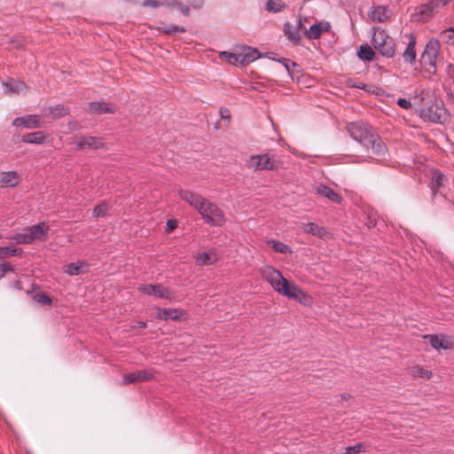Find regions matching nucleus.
I'll use <instances>...</instances> for the list:
<instances>
[{
    "mask_svg": "<svg viewBox=\"0 0 454 454\" xmlns=\"http://www.w3.org/2000/svg\"><path fill=\"white\" fill-rule=\"evenodd\" d=\"M347 130L354 140L372 153L371 158L380 160L387 154L385 144L372 126L362 121H354L347 125Z\"/></svg>",
    "mask_w": 454,
    "mask_h": 454,
    "instance_id": "obj_1",
    "label": "nucleus"
},
{
    "mask_svg": "<svg viewBox=\"0 0 454 454\" xmlns=\"http://www.w3.org/2000/svg\"><path fill=\"white\" fill-rule=\"evenodd\" d=\"M178 195L200 213L206 223L213 226L224 224L226 221L224 214L215 203L188 190L180 189Z\"/></svg>",
    "mask_w": 454,
    "mask_h": 454,
    "instance_id": "obj_2",
    "label": "nucleus"
},
{
    "mask_svg": "<svg viewBox=\"0 0 454 454\" xmlns=\"http://www.w3.org/2000/svg\"><path fill=\"white\" fill-rule=\"evenodd\" d=\"M262 277L271 286L278 294L294 299L300 303L308 304L310 297L304 293L294 283L288 282L281 272L271 266H265L260 269Z\"/></svg>",
    "mask_w": 454,
    "mask_h": 454,
    "instance_id": "obj_3",
    "label": "nucleus"
},
{
    "mask_svg": "<svg viewBox=\"0 0 454 454\" xmlns=\"http://www.w3.org/2000/svg\"><path fill=\"white\" fill-rule=\"evenodd\" d=\"M262 277L271 286L278 294L294 299L300 303L308 304L310 297L304 293L294 283L288 282L281 272L271 266H265L260 269Z\"/></svg>",
    "mask_w": 454,
    "mask_h": 454,
    "instance_id": "obj_4",
    "label": "nucleus"
},
{
    "mask_svg": "<svg viewBox=\"0 0 454 454\" xmlns=\"http://www.w3.org/2000/svg\"><path fill=\"white\" fill-rule=\"evenodd\" d=\"M414 105L425 121L442 123L448 114L442 100L433 98L428 91L421 90L414 96Z\"/></svg>",
    "mask_w": 454,
    "mask_h": 454,
    "instance_id": "obj_5",
    "label": "nucleus"
},
{
    "mask_svg": "<svg viewBox=\"0 0 454 454\" xmlns=\"http://www.w3.org/2000/svg\"><path fill=\"white\" fill-rule=\"evenodd\" d=\"M246 166L249 169L256 170H278L281 166V160L270 153L249 156L246 160Z\"/></svg>",
    "mask_w": 454,
    "mask_h": 454,
    "instance_id": "obj_6",
    "label": "nucleus"
},
{
    "mask_svg": "<svg viewBox=\"0 0 454 454\" xmlns=\"http://www.w3.org/2000/svg\"><path fill=\"white\" fill-rule=\"evenodd\" d=\"M374 49L386 58H393L395 52V40L383 29H374L372 38Z\"/></svg>",
    "mask_w": 454,
    "mask_h": 454,
    "instance_id": "obj_7",
    "label": "nucleus"
},
{
    "mask_svg": "<svg viewBox=\"0 0 454 454\" xmlns=\"http://www.w3.org/2000/svg\"><path fill=\"white\" fill-rule=\"evenodd\" d=\"M441 49V43L437 39L431 38L425 46L421 55V64L430 74H435L437 71V59Z\"/></svg>",
    "mask_w": 454,
    "mask_h": 454,
    "instance_id": "obj_8",
    "label": "nucleus"
},
{
    "mask_svg": "<svg viewBox=\"0 0 454 454\" xmlns=\"http://www.w3.org/2000/svg\"><path fill=\"white\" fill-rule=\"evenodd\" d=\"M222 54L227 57L230 62L239 63L241 66H247L260 57L259 51L251 47H243L242 51L238 53L224 51Z\"/></svg>",
    "mask_w": 454,
    "mask_h": 454,
    "instance_id": "obj_9",
    "label": "nucleus"
},
{
    "mask_svg": "<svg viewBox=\"0 0 454 454\" xmlns=\"http://www.w3.org/2000/svg\"><path fill=\"white\" fill-rule=\"evenodd\" d=\"M138 291L146 295L155 296L166 300H171L173 298L172 292L161 284L141 285L138 286Z\"/></svg>",
    "mask_w": 454,
    "mask_h": 454,
    "instance_id": "obj_10",
    "label": "nucleus"
},
{
    "mask_svg": "<svg viewBox=\"0 0 454 454\" xmlns=\"http://www.w3.org/2000/svg\"><path fill=\"white\" fill-rule=\"evenodd\" d=\"M154 377V371L151 369L138 370L123 374L121 385L135 384L149 381Z\"/></svg>",
    "mask_w": 454,
    "mask_h": 454,
    "instance_id": "obj_11",
    "label": "nucleus"
},
{
    "mask_svg": "<svg viewBox=\"0 0 454 454\" xmlns=\"http://www.w3.org/2000/svg\"><path fill=\"white\" fill-rule=\"evenodd\" d=\"M330 27L328 22H318L311 25L309 30L303 27L302 31L309 39H318L324 32L329 31Z\"/></svg>",
    "mask_w": 454,
    "mask_h": 454,
    "instance_id": "obj_12",
    "label": "nucleus"
},
{
    "mask_svg": "<svg viewBox=\"0 0 454 454\" xmlns=\"http://www.w3.org/2000/svg\"><path fill=\"white\" fill-rule=\"evenodd\" d=\"M2 86L4 88V93L8 95L20 94L27 89L25 82L14 78H10L3 82Z\"/></svg>",
    "mask_w": 454,
    "mask_h": 454,
    "instance_id": "obj_13",
    "label": "nucleus"
},
{
    "mask_svg": "<svg viewBox=\"0 0 454 454\" xmlns=\"http://www.w3.org/2000/svg\"><path fill=\"white\" fill-rule=\"evenodd\" d=\"M104 146V142L98 137H81L77 140V148L79 150L84 149H99Z\"/></svg>",
    "mask_w": 454,
    "mask_h": 454,
    "instance_id": "obj_14",
    "label": "nucleus"
},
{
    "mask_svg": "<svg viewBox=\"0 0 454 454\" xmlns=\"http://www.w3.org/2000/svg\"><path fill=\"white\" fill-rule=\"evenodd\" d=\"M50 226L45 222H41L30 227V242L33 240H43L48 237Z\"/></svg>",
    "mask_w": 454,
    "mask_h": 454,
    "instance_id": "obj_15",
    "label": "nucleus"
},
{
    "mask_svg": "<svg viewBox=\"0 0 454 454\" xmlns=\"http://www.w3.org/2000/svg\"><path fill=\"white\" fill-rule=\"evenodd\" d=\"M302 27L301 20H299L295 25L286 23L284 32L291 42L298 43L301 40L300 30L302 29Z\"/></svg>",
    "mask_w": 454,
    "mask_h": 454,
    "instance_id": "obj_16",
    "label": "nucleus"
},
{
    "mask_svg": "<svg viewBox=\"0 0 454 454\" xmlns=\"http://www.w3.org/2000/svg\"><path fill=\"white\" fill-rule=\"evenodd\" d=\"M315 192L317 194L321 195L322 197H325L328 199L329 200L340 204L341 203V197L340 194L335 192L332 188H330L327 185L325 184H319L315 187Z\"/></svg>",
    "mask_w": 454,
    "mask_h": 454,
    "instance_id": "obj_17",
    "label": "nucleus"
},
{
    "mask_svg": "<svg viewBox=\"0 0 454 454\" xmlns=\"http://www.w3.org/2000/svg\"><path fill=\"white\" fill-rule=\"evenodd\" d=\"M20 178L15 171H6L0 173V187L7 188L17 185Z\"/></svg>",
    "mask_w": 454,
    "mask_h": 454,
    "instance_id": "obj_18",
    "label": "nucleus"
},
{
    "mask_svg": "<svg viewBox=\"0 0 454 454\" xmlns=\"http://www.w3.org/2000/svg\"><path fill=\"white\" fill-rule=\"evenodd\" d=\"M89 110L92 114H113L116 111V106L106 102H91L89 106Z\"/></svg>",
    "mask_w": 454,
    "mask_h": 454,
    "instance_id": "obj_19",
    "label": "nucleus"
},
{
    "mask_svg": "<svg viewBox=\"0 0 454 454\" xmlns=\"http://www.w3.org/2000/svg\"><path fill=\"white\" fill-rule=\"evenodd\" d=\"M409 43L407 44V47L403 53V58L405 62L412 64L416 59V37L412 34H409Z\"/></svg>",
    "mask_w": 454,
    "mask_h": 454,
    "instance_id": "obj_20",
    "label": "nucleus"
},
{
    "mask_svg": "<svg viewBox=\"0 0 454 454\" xmlns=\"http://www.w3.org/2000/svg\"><path fill=\"white\" fill-rule=\"evenodd\" d=\"M304 231L321 239H324L328 235V231L325 227L319 226L314 223L305 224Z\"/></svg>",
    "mask_w": 454,
    "mask_h": 454,
    "instance_id": "obj_21",
    "label": "nucleus"
},
{
    "mask_svg": "<svg viewBox=\"0 0 454 454\" xmlns=\"http://www.w3.org/2000/svg\"><path fill=\"white\" fill-rule=\"evenodd\" d=\"M181 312L176 309H158L156 317L158 319L168 320V319H178Z\"/></svg>",
    "mask_w": 454,
    "mask_h": 454,
    "instance_id": "obj_22",
    "label": "nucleus"
},
{
    "mask_svg": "<svg viewBox=\"0 0 454 454\" xmlns=\"http://www.w3.org/2000/svg\"><path fill=\"white\" fill-rule=\"evenodd\" d=\"M370 18L376 22H384L389 18L388 11L384 6H378L370 13Z\"/></svg>",
    "mask_w": 454,
    "mask_h": 454,
    "instance_id": "obj_23",
    "label": "nucleus"
},
{
    "mask_svg": "<svg viewBox=\"0 0 454 454\" xmlns=\"http://www.w3.org/2000/svg\"><path fill=\"white\" fill-rule=\"evenodd\" d=\"M410 374L413 378H420L425 380H430L433 377L431 371L423 368L421 365H414L410 370Z\"/></svg>",
    "mask_w": 454,
    "mask_h": 454,
    "instance_id": "obj_24",
    "label": "nucleus"
},
{
    "mask_svg": "<svg viewBox=\"0 0 454 454\" xmlns=\"http://www.w3.org/2000/svg\"><path fill=\"white\" fill-rule=\"evenodd\" d=\"M69 114V109L64 105H57L48 109V114L53 119H59Z\"/></svg>",
    "mask_w": 454,
    "mask_h": 454,
    "instance_id": "obj_25",
    "label": "nucleus"
},
{
    "mask_svg": "<svg viewBox=\"0 0 454 454\" xmlns=\"http://www.w3.org/2000/svg\"><path fill=\"white\" fill-rule=\"evenodd\" d=\"M195 259L198 265H212L216 262V255L214 253H201L199 254Z\"/></svg>",
    "mask_w": 454,
    "mask_h": 454,
    "instance_id": "obj_26",
    "label": "nucleus"
},
{
    "mask_svg": "<svg viewBox=\"0 0 454 454\" xmlns=\"http://www.w3.org/2000/svg\"><path fill=\"white\" fill-rule=\"evenodd\" d=\"M30 294H32L33 301L35 303H37L38 305L46 306V305H51V302H52L51 297L48 296L43 292H35V291H33V292H30Z\"/></svg>",
    "mask_w": 454,
    "mask_h": 454,
    "instance_id": "obj_27",
    "label": "nucleus"
},
{
    "mask_svg": "<svg viewBox=\"0 0 454 454\" xmlns=\"http://www.w3.org/2000/svg\"><path fill=\"white\" fill-rule=\"evenodd\" d=\"M357 56L362 60L371 61L374 59L375 52L370 45L363 44L357 51Z\"/></svg>",
    "mask_w": 454,
    "mask_h": 454,
    "instance_id": "obj_28",
    "label": "nucleus"
},
{
    "mask_svg": "<svg viewBox=\"0 0 454 454\" xmlns=\"http://www.w3.org/2000/svg\"><path fill=\"white\" fill-rule=\"evenodd\" d=\"M425 338L429 340L431 346L434 349H447L449 348L448 341L442 338H439L437 335H426Z\"/></svg>",
    "mask_w": 454,
    "mask_h": 454,
    "instance_id": "obj_29",
    "label": "nucleus"
},
{
    "mask_svg": "<svg viewBox=\"0 0 454 454\" xmlns=\"http://www.w3.org/2000/svg\"><path fill=\"white\" fill-rule=\"evenodd\" d=\"M85 266L83 262H71L67 265L64 266V272L70 275V276H75L79 275L84 270H82V267Z\"/></svg>",
    "mask_w": 454,
    "mask_h": 454,
    "instance_id": "obj_30",
    "label": "nucleus"
},
{
    "mask_svg": "<svg viewBox=\"0 0 454 454\" xmlns=\"http://www.w3.org/2000/svg\"><path fill=\"white\" fill-rule=\"evenodd\" d=\"M21 248L12 246L0 247V259H5L10 256L18 255L21 253Z\"/></svg>",
    "mask_w": 454,
    "mask_h": 454,
    "instance_id": "obj_31",
    "label": "nucleus"
},
{
    "mask_svg": "<svg viewBox=\"0 0 454 454\" xmlns=\"http://www.w3.org/2000/svg\"><path fill=\"white\" fill-rule=\"evenodd\" d=\"M268 244L276 252H278V253H281L284 254L292 253L291 247L289 246L284 244L281 241H277V240L271 239V240L268 241Z\"/></svg>",
    "mask_w": 454,
    "mask_h": 454,
    "instance_id": "obj_32",
    "label": "nucleus"
},
{
    "mask_svg": "<svg viewBox=\"0 0 454 454\" xmlns=\"http://www.w3.org/2000/svg\"><path fill=\"white\" fill-rule=\"evenodd\" d=\"M446 179L445 176L439 173L434 172L432 176V190L433 192H435L438 188L443 184V181Z\"/></svg>",
    "mask_w": 454,
    "mask_h": 454,
    "instance_id": "obj_33",
    "label": "nucleus"
},
{
    "mask_svg": "<svg viewBox=\"0 0 454 454\" xmlns=\"http://www.w3.org/2000/svg\"><path fill=\"white\" fill-rule=\"evenodd\" d=\"M285 6L282 0H268L266 4V10L268 12H280Z\"/></svg>",
    "mask_w": 454,
    "mask_h": 454,
    "instance_id": "obj_34",
    "label": "nucleus"
},
{
    "mask_svg": "<svg viewBox=\"0 0 454 454\" xmlns=\"http://www.w3.org/2000/svg\"><path fill=\"white\" fill-rule=\"evenodd\" d=\"M108 205L103 201L93 208V216L96 218L105 216L108 212Z\"/></svg>",
    "mask_w": 454,
    "mask_h": 454,
    "instance_id": "obj_35",
    "label": "nucleus"
},
{
    "mask_svg": "<svg viewBox=\"0 0 454 454\" xmlns=\"http://www.w3.org/2000/svg\"><path fill=\"white\" fill-rule=\"evenodd\" d=\"M47 137L43 131L30 132V144H43Z\"/></svg>",
    "mask_w": 454,
    "mask_h": 454,
    "instance_id": "obj_36",
    "label": "nucleus"
},
{
    "mask_svg": "<svg viewBox=\"0 0 454 454\" xmlns=\"http://www.w3.org/2000/svg\"><path fill=\"white\" fill-rule=\"evenodd\" d=\"M12 126L19 130L20 129H28V115L17 117L12 121Z\"/></svg>",
    "mask_w": 454,
    "mask_h": 454,
    "instance_id": "obj_37",
    "label": "nucleus"
},
{
    "mask_svg": "<svg viewBox=\"0 0 454 454\" xmlns=\"http://www.w3.org/2000/svg\"><path fill=\"white\" fill-rule=\"evenodd\" d=\"M364 445L362 443H357L354 446H348L345 448V451L343 454H358L364 450Z\"/></svg>",
    "mask_w": 454,
    "mask_h": 454,
    "instance_id": "obj_38",
    "label": "nucleus"
},
{
    "mask_svg": "<svg viewBox=\"0 0 454 454\" xmlns=\"http://www.w3.org/2000/svg\"><path fill=\"white\" fill-rule=\"evenodd\" d=\"M441 37L447 43H450V44H452L454 45V33H452L450 28H447L445 30H443L442 33H441Z\"/></svg>",
    "mask_w": 454,
    "mask_h": 454,
    "instance_id": "obj_39",
    "label": "nucleus"
},
{
    "mask_svg": "<svg viewBox=\"0 0 454 454\" xmlns=\"http://www.w3.org/2000/svg\"><path fill=\"white\" fill-rule=\"evenodd\" d=\"M282 63L284 64L286 71L288 72L289 75L294 78V71L292 70V68H296L298 67V65L294 62H292L291 60L289 59H284L282 60Z\"/></svg>",
    "mask_w": 454,
    "mask_h": 454,
    "instance_id": "obj_40",
    "label": "nucleus"
},
{
    "mask_svg": "<svg viewBox=\"0 0 454 454\" xmlns=\"http://www.w3.org/2000/svg\"><path fill=\"white\" fill-rule=\"evenodd\" d=\"M184 31H185V29L183 27L175 26V25H169V26L164 27V29H163V32L168 35L176 33V32L183 33Z\"/></svg>",
    "mask_w": 454,
    "mask_h": 454,
    "instance_id": "obj_41",
    "label": "nucleus"
},
{
    "mask_svg": "<svg viewBox=\"0 0 454 454\" xmlns=\"http://www.w3.org/2000/svg\"><path fill=\"white\" fill-rule=\"evenodd\" d=\"M12 271H13V269L9 262L0 263V279H2L7 272Z\"/></svg>",
    "mask_w": 454,
    "mask_h": 454,
    "instance_id": "obj_42",
    "label": "nucleus"
},
{
    "mask_svg": "<svg viewBox=\"0 0 454 454\" xmlns=\"http://www.w3.org/2000/svg\"><path fill=\"white\" fill-rule=\"evenodd\" d=\"M397 105L403 109H410L414 105V97L412 98V102L411 100H407L405 98H399L397 100Z\"/></svg>",
    "mask_w": 454,
    "mask_h": 454,
    "instance_id": "obj_43",
    "label": "nucleus"
},
{
    "mask_svg": "<svg viewBox=\"0 0 454 454\" xmlns=\"http://www.w3.org/2000/svg\"><path fill=\"white\" fill-rule=\"evenodd\" d=\"M43 123V117L39 115H30V129L37 128Z\"/></svg>",
    "mask_w": 454,
    "mask_h": 454,
    "instance_id": "obj_44",
    "label": "nucleus"
},
{
    "mask_svg": "<svg viewBox=\"0 0 454 454\" xmlns=\"http://www.w3.org/2000/svg\"><path fill=\"white\" fill-rule=\"evenodd\" d=\"M13 141L15 143H20V142H24V143H28V134H24L22 136L20 135H14L13 136Z\"/></svg>",
    "mask_w": 454,
    "mask_h": 454,
    "instance_id": "obj_45",
    "label": "nucleus"
},
{
    "mask_svg": "<svg viewBox=\"0 0 454 454\" xmlns=\"http://www.w3.org/2000/svg\"><path fill=\"white\" fill-rule=\"evenodd\" d=\"M161 4H163L162 3H160L159 1H156V0H145L143 2V6L145 7H148V6H151V7H158V6H160Z\"/></svg>",
    "mask_w": 454,
    "mask_h": 454,
    "instance_id": "obj_46",
    "label": "nucleus"
},
{
    "mask_svg": "<svg viewBox=\"0 0 454 454\" xmlns=\"http://www.w3.org/2000/svg\"><path fill=\"white\" fill-rule=\"evenodd\" d=\"M177 227L176 220L171 219L167 222V231L168 232L174 231Z\"/></svg>",
    "mask_w": 454,
    "mask_h": 454,
    "instance_id": "obj_47",
    "label": "nucleus"
},
{
    "mask_svg": "<svg viewBox=\"0 0 454 454\" xmlns=\"http://www.w3.org/2000/svg\"><path fill=\"white\" fill-rule=\"evenodd\" d=\"M190 4L196 9H200L203 5V0H189Z\"/></svg>",
    "mask_w": 454,
    "mask_h": 454,
    "instance_id": "obj_48",
    "label": "nucleus"
},
{
    "mask_svg": "<svg viewBox=\"0 0 454 454\" xmlns=\"http://www.w3.org/2000/svg\"><path fill=\"white\" fill-rule=\"evenodd\" d=\"M447 74L450 78L454 79V64H449L447 67Z\"/></svg>",
    "mask_w": 454,
    "mask_h": 454,
    "instance_id": "obj_49",
    "label": "nucleus"
},
{
    "mask_svg": "<svg viewBox=\"0 0 454 454\" xmlns=\"http://www.w3.org/2000/svg\"><path fill=\"white\" fill-rule=\"evenodd\" d=\"M432 12V9L428 5H424L421 8L420 13L423 15H428Z\"/></svg>",
    "mask_w": 454,
    "mask_h": 454,
    "instance_id": "obj_50",
    "label": "nucleus"
},
{
    "mask_svg": "<svg viewBox=\"0 0 454 454\" xmlns=\"http://www.w3.org/2000/svg\"><path fill=\"white\" fill-rule=\"evenodd\" d=\"M184 16L189 15V7L179 4L177 7Z\"/></svg>",
    "mask_w": 454,
    "mask_h": 454,
    "instance_id": "obj_51",
    "label": "nucleus"
},
{
    "mask_svg": "<svg viewBox=\"0 0 454 454\" xmlns=\"http://www.w3.org/2000/svg\"><path fill=\"white\" fill-rule=\"evenodd\" d=\"M12 287L13 289H16V290H21L22 289V285H21V282L17 280V281H13L12 284H11Z\"/></svg>",
    "mask_w": 454,
    "mask_h": 454,
    "instance_id": "obj_52",
    "label": "nucleus"
},
{
    "mask_svg": "<svg viewBox=\"0 0 454 454\" xmlns=\"http://www.w3.org/2000/svg\"><path fill=\"white\" fill-rule=\"evenodd\" d=\"M165 4L168 5V6H172V7H178V5L180 4L176 0H166L165 1Z\"/></svg>",
    "mask_w": 454,
    "mask_h": 454,
    "instance_id": "obj_53",
    "label": "nucleus"
},
{
    "mask_svg": "<svg viewBox=\"0 0 454 454\" xmlns=\"http://www.w3.org/2000/svg\"><path fill=\"white\" fill-rule=\"evenodd\" d=\"M19 243H27L28 240H27V237L26 235L22 236L19 240H18Z\"/></svg>",
    "mask_w": 454,
    "mask_h": 454,
    "instance_id": "obj_54",
    "label": "nucleus"
},
{
    "mask_svg": "<svg viewBox=\"0 0 454 454\" xmlns=\"http://www.w3.org/2000/svg\"><path fill=\"white\" fill-rule=\"evenodd\" d=\"M375 225H376L375 220H372V219L369 218L368 226L369 227H374Z\"/></svg>",
    "mask_w": 454,
    "mask_h": 454,
    "instance_id": "obj_55",
    "label": "nucleus"
},
{
    "mask_svg": "<svg viewBox=\"0 0 454 454\" xmlns=\"http://www.w3.org/2000/svg\"><path fill=\"white\" fill-rule=\"evenodd\" d=\"M137 327L139 328H145L146 327V323L145 322H138L137 323Z\"/></svg>",
    "mask_w": 454,
    "mask_h": 454,
    "instance_id": "obj_56",
    "label": "nucleus"
},
{
    "mask_svg": "<svg viewBox=\"0 0 454 454\" xmlns=\"http://www.w3.org/2000/svg\"><path fill=\"white\" fill-rule=\"evenodd\" d=\"M292 70L294 71V77L296 75V74H299V72H300L299 67L296 68H292Z\"/></svg>",
    "mask_w": 454,
    "mask_h": 454,
    "instance_id": "obj_57",
    "label": "nucleus"
},
{
    "mask_svg": "<svg viewBox=\"0 0 454 454\" xmlns=\"http://www.w3.org/2000/svg\"><path fill=\"white\" fill-rule=\"evenodd\" d=\"M365 160H360V158H356V160H354V162H356V163H359V162H363Z\"/></svg>",
    "mask_w": 454,
    "mask_h": 454,
    "instance_id": "obj_58",
    "label": "nucleus"
},
{
    "mask_svg": "<svg viewBox=\"0 0 454 454\" xmlns=\"http://www.w3.org/2000/svg\"><path fill=\"white\" fill-rule=\"evenodd\" d=\"M449 28H450V30L452 33H454V27H449Z\"/></svg>",
    "mask_w": 454,
    "mask_h": 454,
    "instance_id": "obj_59",
    "label": "nucleus"
}]
</instances>
